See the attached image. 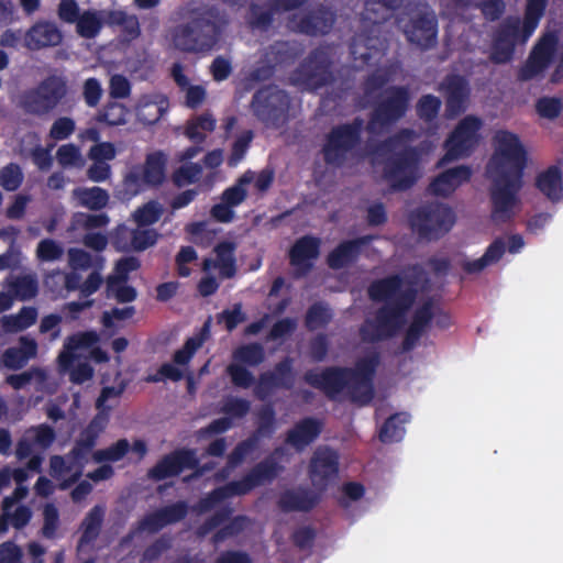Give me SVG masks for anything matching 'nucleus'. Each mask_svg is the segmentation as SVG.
Masks as SVG:
<instances>
[{
  "mask_svg": "<svg viewBox=\"0 0 563 563\" xmlns=\"http://www.w3.org/2000/svg\"><path fill=\"white\" fill-rule=\"evenodd\" d=\"M495 152L487 165L490 220L510 222L520 208V191L527 166V151L517 134L500 130L494 135Z\"/></svg>",
  "mask_w": 563,
  "mask_h": 563,
  "instance_id": "1",
  "label": "nucleus"
},
{
  "mask_svg": "<svg viewBox=\"0 0 563 563\" xmlns=\"http://www.w3.org/2000/svg\"><path fill=\"white\" fill-rule=\"evenodd\" d=\"M404 279L399 274L374 280L368 287V297L374 302H385L374 314L365 319L358 329L363 343H378L394 338L406 323L407 312L417 298L412 286L402 288Z\"/></svg>",
  "mask_w": 563,
  "mask_h": 563,
  "instance_id": "2",
  "label": "nucleus"
},
{
  "mask_svg": "<svg viewBox=\"0 0 563 563\" xmlns=\"http://www.w3.org/2000/svg\"><path fill=\"white\" fill-rule=\"evenodd\" d=\"M380 365V353L369 351L358 358L354 367L329 366L320 373L307 371L303 380L311 387L324 393L329 399H335L347 389L355 400L367 404L374 396L373 382Z\"/></svg>",
  "mask_w": 563,
  "mask_h": 563,
  "instance_id": "3",
  "label": "nucleus"
},
{
  "mask_svg": "<svg viewBox=\"0 0 563 563\" xmlns=\"http://www.w3.org/2000/svg\"><path fill=\"white\" fill-rule=\"evenodd\" d=\"M228 24V14L217 5L194 9L186 22L173 27V45L184 53H208L218 45Z\"/></svg>",
  "mask_w": 563,
  "mask_h": 563,
  "instance_id": "4",
  "label": "nucleus"
},
{
  "mask_svg": "<svg viewBox=\"0 0 563 563\" xmlns=\"http://www.w3.org/2000/svg\"><path fill=\"white\" fill-rule=\"evenodd\" d=\"M417 137L418 134L415 130L404 128L377 146L379 154H390L384 161L383 175L395 191L410 189L419 178L420 151L418 147L409 145L395 152L400 145Z\"/></svg>",
  "mask_w": 563,
  "mask_h": 563,
  "instance_id": "5",
  "label": "nucleus"
},
{
  "mask_svg": "<svg viewBox=\"0 0 563 563\" xmlns=\"http://www.w3.org/2000/svg\"><path fill=\"white\" fill-rule=\"evenodd\" d=\"M361 117L351 122L340 123L331 128L324 137L322 155L325 164L342 167L354 155L362 144L366 126Z\"/></svg>",
  "mask_w": 563,
  "mask_h": 563,
  "instance_id": "6",
  "label": "nucleus"
},
{
  "mask_svg": "<svg viewBox=\"0 0 563 563\" xmlns=\"http://www.w3.org/2000/svg\"><path fill=\"white\" fill-rule=\"evenodd\" d=\"M411 92L408 86H389L374 104L366 124L369 134H378L383 130L399 122L410 108Z\"/></svg>",
  "mask_w": 563,
  "mask_h": 563,
  "instance_id": "7",
  "label": "nucleus"
},
{
  "mask_svg": "<svg viewBox=\"0 0 563 563\" xmlns=\"http://www.w3.org/2000/svg\"><path fill=\"white\" fill-rule=\"evenodd\" d=\"M454 223L453 210L440 202L420 206L409 214L411 230L426 241L439 240L452 229Z\"/></svg>",
  "mask_w": 563,
  "mask_h": 563,
  "instance_id": "8",
  "label": "nucleus"
},
{
  "mask_svg": "<svg viewBox=\"0 0 563 563\" xmlns=\"http://www.w3.org/2000/svg\"><path fill=\"white\" fill-rule=\"evenodd\" d=\"M68 91L67 81L62 76L51 75L35 88L21 95L20 107L27 114L43 117L52 112Z\"/></svg>",
  "mask_w": 563,
  "mask_h": 563,
  "instance_id": "9",
  "label": "nucleus"
},
{
  "mask_svg": "<svg viewBox=\"0 0 563 563\" xmlns=\"http://www.w3.org/2000/svg\"><path fill=\"white\" fill-rule=\"evenodd\" d=\"M290 106L288 93L276 85L257 89L251 100L254 117L266 126L279 128L287 120Z\"/></svg>",
  "mask_w": 563,
  "mask_h": 563,
  "instance_id": "10",
  "label": "nucleus"
},
{
  "mask_svg": "<svg viewBox=\"0 0 563 563\" xmlns=\"http://www.w3.org/2000/svg\"><path fill=\"white\" fill-rule=\"evenodd\" d=\"M167 156L162 151L146 155L141 167L133 168L124 177L125 191L136 196L146 188H158L166 180Z\"/></svg>",
  "mask_w": 563,
  "mask_h": 563,
  "instance_id": "11",
  "label": "nucleus"
},
{
  "mask_svg": "<svg viewBox=\"0 0 563 563\" xmlns=\"http://www.w3.org/2000/svg\"><path fill=\"white\" fill-rule=\"evenodd\" d=\"M482 121L477 117L467 115L462 119L444 142L446 152L441 163L470 156L479 142Z\"/></svg>",
  "mask_w": 563,
  "mask_h": 563,
  "instance_id": "12",
  "label": "nucleus"
},
{
  "mask_svg": "<svg viewBox=\"0 0 563 563\" xmlns=\"http://www.w3.org/2000/svg\"><path fill=\"white\" fill-rule=\"evenodd\" d=\"M295 78L310 91L331 84L334 77L328 54L321 48L312 49L295 70Z\"/></svg>",
  "mask_w": 563,
  "mask_h": 563,
  "instance_id": "13",
  "label": "nucleus"
},
{
  "mask_svg": "<svg viewBox=\"0 0 563 563\" xmlns=\"http://www.w3.org/2000/svg\"><path fill=\"white\" fill-rule=\"evenodd\" d=\"M285 454L283 446H277L263 461L255 464L241 479L232 481L238 495L244 496L254 488L272 483L284 470L278 459Z\"/></svg>",
  "mask_w": 563,
  "mask_h": 563,
  "instance_id": "14",
  "label": "nucleus"
},
{
  "mask_svg": "<svg viewBox=\"0 0 563 563\" xmlns=\"http://www.w3.org/2000/svg\"><path fill=\"white\" fill-rule=\"evenodd\" d=\"M438 24L435 13L426 8L410 16L404 27V34L409 43L428 51L438 43Z\"/></svg>",
  "mask_w": 563,
  "mask_h": 563,
  "instance_id": "15",
  "label": "nucleus"
},
{
  "mask_svg": "<svg viewBox=\"0 0 563 563\" xmlns=\"http://www.w3.org/2000/svg\"><path fill=\"white\" fill-rule=\"evenodd\" d=\"M338 474L339 454L329 446H319L308 466V476L313 488L323 494Z\"/></svg>",
  "mask_w": 563,
  "mask_h": 563,
  "instance_id": "16",
  "label": "nucleus"
},
{
  "mask_svg": "<svg viewBox=\"0 0 563 563\" xmlns=\"http://www.w3.org/2000/svg\"><path fill=\"white\" fill-rule=\"evenodd\" d=\"M336 14L329 7L320 3L303 15L292 14L289 26L292 31L308 36L327 35L332 30Z\"/></svg>",
  "mask_w": 563,
  "mask_h": 563,
  "instance_id": "17",
  "label": "nucleus"
},
{
  "mask_svg": "<svg viewBox=\"0 0 563 563\" xmlns=\"http://www.w3.org/2000/svg\"><path fill=\"white\" fill-rule=\"evenodd\" d=\"M558 36L554 33L543 34L519 69L518 80L528 81L541 75L552 63Z\"/></svg>",
  "mask_w": 563,
  "mask_h": 563,
  "instance_id": "18",
  "label": "nucleus"
},
{
  "mask_svg": "<svg viewBox=\"0 0 563 563\" xmlns=\"http://www.w3.org/2000/svg\"><path fill=\"white\" fill-rule=\"evenodd\" d=\"M294 386V360L290 356H285L275 364L273 371L260 374L254 393L260 400H265L274 389L290 390Z\"/></svg>",
  "mask_w": 563,
  "mask_h": 563,
  "instance_id": "19",
  "label": "nucleus"
},
{
  "mask_svg": "<svg viewBox=\"0 0 563 563\" xmlns=\"http://www.w3.org/2000/svg\"><path fill=\"white\" fill-rule=\"evenodd\" d=\"M192 449H176L165 454L158 462L147 471V477L154 482H161L169 477L180 475L187 466H194Z\"/></svg>",
  "mask_w": 563,
  "mask_h": 563,
  "instance_id": "20",
  "label": "nucleus"
},
{
  "mask_svg": "<svg viewBox=\"0 0 563 563\" xmlns=\"http://www.w3.org/2000/svg\"><path fill=\"white\" fill-rule=\"evenodd\" d=\"M374 235H362L352 240L340 242L327 256V265L334 271L345 268L355 263L364 246H367Z\"/></svg>",
  "mask_w": 563,
  "mask_h": 563,
  "instance_id": "21",
  "label": "nucleus"
},
{
  "mask_svg": "<svg viewBox=\"0 0 563 563\" xmlns=\"http://www.w3.org/2000/svg\"><path fill=\"white\" fill-rule=\"evenodd\" d=\"M321 241L313 235H303L295 241L289 250V263L300 275L312 269L313 261L320 254Z\"/></svg>",
  "mask_w": 563,
  "mask_h": 563,
  "instance_id": "22",
  "label": "nucleus"
},
{
  "mask_svg": "<svg viewBox=\"0 0 563 563\" xmlns=\"http://www.w3.org/2000/svg\"><path fill=\"white\" fill-rule=\"evenodd\" d=\"M446 92L445 113L450 119L456 118L465 112L470 97L467 80L461 75H449L444 80Z\"/></svg>",
  "mask_w": 563,
  "mask_h": 563,
  "instance_id": "23",
  "label": "nucleus"
},
{
  "mask_svg": "<svg viewBox=\"0 0 563 563\" xmlns=\"http://www.w3.org/2000/svg\"><path fill=\"white\" fill-rule=\"evenodd\" d=\"M471 177L472 169L468 166L460 165L449 168L432 179L428 186V192L437 197L446 198L460 186L470 181Z\"/></svg>",
  "mask_w": 563,
  "mask_h": 563,
  "instance_id": "24",
  "label": "nucleus"
},
{
  "mask_svg": "<svg viewBox=\"0 0 563 563\" xmlns=\"http://www.w3.org/2000/svg\"><path fill=\"white\" fill-rule=\"evenodd\" d=\"M322 429L323 423L319 419L313 417L302 418L287 431L285 443L297 452H302L319 438Z\"/></svg>",
  "mask_w": 563,
  "mask_h": 563,
  "instance_id": "25",
  "label": "nucleus"
},
{
  "mask_svg": "<svg viewBox=\"0 0 563 563\" xmlns=\"http://www.w3.org/2000/svg\"><path fill=\"white\" fill-rule=\"evenodd\" d=\"M63 34L54 22L38 21L24 34V46L30 51L54 47L62 43Z\"/></svg>",
  "mask_w": 563,
  "mask_h": 563,
  "instance_id": "26",
  "label": "nucleus"
},
{
  "mask_svg": "<svg viewBox=\"0 0 563 563\" xmlns=\"http://www.w3.org/2000/svg\"><path fill=\"white\" fill-rule=\"evenodd\" d=\"M321 495L308 488L286 489L280 494L277 506L284 512H308L320 503Z\"/></svg>",
  "mask_w": 563,
  "mask_h": 563,
  "instance_id": "27",
  "label": "nucleus"
},
{
  "mask_svg": "<svg viewBox=\"0 0 563 563\" xmlns=\"http://www.w3.org/2000/svg\"><path fill=\"white\" fill-rule=\"evenodd\" d=\"M99 341L96 331H80L69 335L64 349L58 355V363L62 369L69 368L76 360L75 352L78 350L92 349Z\"/></svg>",
  "mask_w": 563,
  "mask_h": 563,
  "instance_id": "28",
  "label": "nucleus"
},
{
  "mask_svg": "<svg viewBox=\"0 0 563 563\" xmlns=\"http://www.w3.org/2000/svg\"><path fill=\"white\" fill-rule=\"evenodd\" d=\"M167 107L168 100L164 96H143L136 106L137 120L146 125L155 124L166 112Z\"/></svg>",
  "mask_w": 563,
  "mask_h": 563,
  "instance_id": "29",
  "label": "nucleus"
},
{
  "mask_svg": "<svg viewBox=\"0 0 563 563\" xmlns=\"http://www.w3.org/2000/svg\"><path fill=\"white\" fill-rule=\"evenodd\" d=\"M506 252V243L504 239H495L486 249L483 256L473 261H464L462 268L466 274H478L487 266L496 264L501 260Z\"/></svg>",
  "mask_w": 563,
  "mask_h": 563,
  "instance_id": "30",
  "label": "nucleus"
},
{
  "mask_svg": "<svg viewBox=\"0 0 563 563\" xmlns=\"http://www.w3.org/2000/svg\"><path fill=\"white\" fill-rule=\"evenodd\" d=\"M103 518L104 509L100 505H96L88 511L80 525L81 534L77 544L78 550H82L86 545L91 544L98 539Z\"/></svg>",
  "mask_w": 563,
  "mask_h": 563,
  "instance_id": "31",
  "label": "nucleus"
},
{
  "mask_svg": "<svg viewBox=\"0 0 563 563\" xmlns=\"http://www.w3.org/2000/svg\"><path fill=\"white\" fill-rule=\"evenodd\" d=\"M536 187L550 200L559 201L562 198V173L558 166H550L536 178Z\"/></svg>",
  "mask_w": 563,
  "mask_h": 563,
  "instance_id": "32",
  "label": "nucleus"
},
{
  "mask_svg": "<svg viewBox=\"0 0 563 563\" xmlns=\"http://www.w3.org/2000/svg\"><path fill=\"white\" fill-rule=\"evenodd\" d=\"M373 38L364 34H356L350 43V53L355 62L361 65H371L374 59L380 57V48L373 44Z\"/></svg>",
  "mask_w": 563,
  "mask_h": 563,
  "instance_id": "33",
  "label": "nucleus"
},
{
  "mask_svg": "<svg viewBox=\"0 0 563 563\" xmlns=\"http://www.w3.org/2000/svg\"><path fill=\"white\" fill-rule=\"evenodd\" d=\"M408 421L409 415L406 412H397L388 417L379 429V441L383 443L401 441L406 433L405 424Z\"/></svg>",
  "mask_w": 563,
  "mask_h": 563,
  "instance_id": "34",
  "label": "nucleus"
},
{
  "mask_svg": "<svg viewBox=\"0 0 563 563\" xmlns=\"http://www.w3.org/2000/svg\"><path fill=\"white\" fill-rule=\"evenodd\" d=\"M500 42H506L514 48L517 43L525 44L531 36H526L523 23L519 18L508 16L497 29L495 35Z\"/></svg>",
  "mask_w": 563,
  "mask_h": 563,
  "instance_id": "35",
  "label": "nucleus"
},
{
  "mask_svg": "<svg viewBox=\"0 0 563 563\" xmlns=\"http://www.w3.org/2000/svg\"><path fill=\"white\" fill-rule=\"evenodd\" d=\"M73 196L78 200L81 207L92 211L103 209L109 202V194L101 187L76 188Z\"/></svg>",
  "mask_w": 563,
  "mask_h": 563,
  "instance_id": "36",
  "label": "nucleus"
},
{
  "mask_svg": "<svg viewBox=\"0 0 563 563\" xmlns=\"http://www.w3.org/2000/svg\"><path fill=\"white\" fill-rule=\"evenodd\" d=\"M299 51L294 43L288 41H277L268 46L265 58L268 63L278 65H289L296 60Z\"/></svg>",
  "mask_w": 563,
  "mask_h": 563,
  "instance_id": "37",
  "label": "nucleus"
},
{
  "mask_svg": "<svg viewBox=\"0 0 563 563\" xmlns=\"http://www.w3.org/2000/svg\"><path fill=\"white\" fill-rule=\"evenodd\" d=\"M7 288L14 295L15 299L25 301L37 295L38 282L34 275H20L8 279Z\"/></svg>",
  "mask_w": 563,
  "mask_h": 563,
  "instance_id": "38",
  "label": "nucleus"
},
{
  "mask_svg": "<svg viewBox=\"0 0 563 563\" xmlns=\"http://www.w3.org/2000/svg\"><path fill=\"white\" fill-rule=\"evenodd\" d=\"M254 180V172L246 170L235 183L223 190L221 200L235 208L240 206L247 197L246 187Z\"/></svg>",
  "mask_w": 563,
  "mask_h": 563,
  "instance_id": "39",
  "label": "nucleus"
},
{
  "mask_svg": "<svg viewBox=\"0 0 563 563\" xmlns=\"http://www.w3.org/2000/svg\"><path fill=\"white\" fill-rule=\"evenodd\" d=\"M89 453V450H86L85 448L75 442L73 449L66 455L67 460H69L74 465L75 472L71 473L69 477L64 478L63 481L59 482L58 489L67 490L80 479L85 467V461L87 460Z\"/></svg>",
  "mask_w": 563,
  "mask_h": 563,
  "instance_id": "40",
  "label": "nucleus"
},
{
  "mask_svg": "<svg viewBox=\"0 0 563 563\" xmlns=\"http://www.w3.org/2000/svg\"><path fill=\"white\" fill-rule=\"evenodd\" d=\"M68 264L73 271H87L89 268L102 269L104 258L101 255H91L89 252L71 247L68 250Z\"/></svg>",
  "mask_w": 563,
  "mask_h": 563,
  "instance_id": "41",
  "label": "nucleus"
},
{
  "mask_svg": "<svg viewBox=\"0 0 563 563\" xmlns=\"http://www.w3.org/2000/svg\"><path fill=\"white\" fill-rule=\"evenodd\" d=\"M396 74L394 65H386L379 67L368 74L363 81V91L366 97H372L375 92L383 89L388 82L393 80Z\"/></svg>",
  "mask_w": 563,
  "mask_h": 563,
  "instance_id": "42",
  "label": "nucleus"
},
{
  "mask_svg": "<svg viewBox=\"0 0 563 563\" xmlns=\"http://www.w3.org/2000/svg\"><path fill=\"white\" fill-rule=\"evenodd\" d=\"M234 496H239L236 488L234 487L232 482H229L223 486L216 487L205 497L200 498V500L195 506V509L199 514L207 512L213 509L219 503Z\"/></svg>",
  "mask_w": 563,
  "mask_h": 563,
  "instance_id": "43",
  "label": "nucleus"
},
{
  "mask_svg": "<svg viewBox=\"0 0 563 563\" xmlns=\"http://www.w3.org/2000/svg\"><path fill=\"white\" fill-rule=\"evenodd\" d=\"M549 0H527L522 19L526 36H532L548 7Z\"/></svg>",
  "mask_w": 563,
  "mask_h": 563,
  "instance_id": "44",
  "label": "nucleus"
},
{
  "mask_svg": "<svg viewBox=\"0 0 563 563\" xmlns=\"http://www.w3.org/2000/svg\"><path fill=\"white\" fill-rule=\"evenodd\" d=\"M209 332V324L206 323L200 333L188 338L183 347L174 353L173 361L177 365H187L197 350L202 346L206 340V333Z\"/></svg>",
  "mask_w": 563,
  "mask_h": 563,
  "instance_id": "45",
  "label": "nucleus"
},
{
  "mask_svg": "<svg viewBox=\"0 0 563 563\" xmlns=\"http://www.w3.org/2000/svg\"><path fill=\"white\" fill-rule=\"evenodd\" d=\"M275 11L272 7L264 9V5L252 2L246 16L247 24L253 30L267 31L274 22Z\"/></svg>",
  "mask_w": 563,
  "mask_h": 563,
  "instance_id": "46",
  "label": "nucleus"
},
{
  "mask_svg": "<svg viewBox=\"0 0 563 563\" xmlns=\"http://www.w3.org/2000/svg\"><path fill=\"white\" fill-rule=\"evenodd\" d=\"M332 320V312L328 306L321 301L312 303L305 316V325L309 331H316L324 328Z\"/></svg>",
  "mask_w": 563,
  "mask_h": 563,
  "instance_id": "47",
  "label": "nucleus"
},
{
  "mask_svg": "<svg viewBox=\"0 0 563 563\" xmlns=\"http://www.w3.org/2000/svg\"><path fill=\"white\" fill-rule=\"evenodd\" d=\"M233 360L249 366H258L265 360V350L260 343H249L236 347L233 352Z\"/></svg>",
  "mask_w": 563,
  "mask_h": 563,
  "instance_id": "48",
  "label": "nucleus"
},
{
  "mask_svg": "<svg viewBox=\"0 0 563 563\" xmlns=\"http://www.w3.org/2000/svg\"><path fill=\"white\" fill-rule=\"evenodd\" d=\"M434 316L435 303L433 299L429 298L416 308L409 327L424 334L430 328Z\"/></svg>",
  "mask_w": 563,
  "mask_h": 563,
  "instance_id": "49",
  "label": "nucleus"
},
{
  "mask_svg": "<svg viewBox=\"0 0 563 563\" xmlns=\"http://www.w3.org/2000/svg\"><path fill=\"white\" fill-rule=\"evenodd\" d=\"M75 23L77 33L84 38L96 37L102 27V20L99 13L90 10L81 13Z\"/></svg>",
  "mask_w": 563,
  "mask_h": 563,
  "instance_id": "50",
  "label": "nucleus"
},
{
  "mask_svg": "<svg viewBox=\"0 0 563 563\" xmlns=\"http://www.w3.org/2000/svg\"><path fill=\"white\" fill-rule=\"evenodd\" d=\"M441 99L434 95L428 93L419 98L416 104V113L420 120L426 123L434 121L441 110Z\"/></svg>",
  "mask_w": 563,
  "mask_h": 563,
  "instance_id": "51",
  "label": "nucleus"
},
{
  "mask_svg": "<svg viewBox=\"0 0 563 563\" xmlns=\"http://www.w3.org/2000/svg\"><path fill=\"white\" fill-rule=\"evenodd\" d=\"M163 212L164 209L158 201L150 200L134 211L133 218L139 227H148L156 223Z\"/></svg>",
  "mask_w": 563,
  "mask_h": 563,
  "instance_id": "52",
  "label": "nucleus"
},
{
  "mask_svg": "<svg viewBox=\"0 0 563 563\" xmlns=\"http://www.w3.org/2000/svg\"><path fill=\"white\" fill-rule=\"evenodd\" d=\"M62 280L64 288L67 290V292L79 290L81 292V276L77 271L63 273L59 269L53 271L49 273L45 278V285L46 287L52 288L53 283H57Z\"/></svg>",
  "mask_w": 563,
  "mask_h": 563,
  "instance_id": "53",
  "label": "nucleus"
},
{
  "mask_svg": "<svg viewBox=\"0 0 563 563\" xmlns=\"http://www.w3.org/2000/svg\"><path fill=\"white\" fill-rule=\"evenodd\" d=\"M202 174V167L198 163H189L181 165L174 170L172 181L177 188L195 184L199 180Z\"/></svg>",
  "mask_w": 563,
  "mask_h": 563,
  "instance_id": "54",
  "label": "nucleus"
},
{
  "mask_svg": "<svg viewBox=\"0 0 563 563\" xmlns=\"http://www.w3.org/2000/svg\"><path fill=\"white\" fill-rule=\"evenodd\" d=\"M24 179L23 172L19 164L9 163L0 169V186L5 191H15Z\"/></svg>",
  "mask_w": 563,
  "mask_h": 563,
  "instance_id": "55",
  "label": "nucleus"
},
{
  "mask_svg": "<svg viewBox=\"0 0 563 563\" xmlns=\"http://www.w3.org/2000/svg\"><path fill=\"white\" fill-rule=\"evenodd\" d=\"M141 266V262L137 257L126 256L120 258L114 266L115 276L109 277L108 287L113 288L117 283H126L129 274L137 271Z\"/></svg>",
  "mask_w": 563,
  "mask_h": 563,
  "instance_id": "56",
  "label": "nucleus"
},
{
  "mask_svg": "<svg viewBox=\"0 0 563 563\" xmlns=\"http://www.w3.org/2000/svg\"><path fill=\"white\" fill-rule=\"evenodd\" d=\"M257 445V434H252L247 439L239 442L228 455V466L233 468L240 465L247 455L256 450Z\"/></svg>",
  "mask_w": 563,
  "mask_h": 563,
  "instance_id": "57",
  "label": "nucleus"
},
{
  "mask_svg": "<svg viewBox=\"0 0 563 563\" xmlns=\"http://www.w3.org/2000/svg\"><path fill=\"white\" fill-rule=\"evenodd\" d=\"M130 450V443L126 439H120L107 449L98 450L93 453V460L101 462H118L122 460Z\"/></svg>",
  "mask_w": 563,
  "mask_h": 563,
  "instance_id": "58",
  "label": "nucleus"
},
{
  "mask_svg": "<svg viewBox=\"0 0 563 563\" xmlns=\"http://www.w3.org/2000/svg\"><path fill=\"white\" fill-rule=\"evenodd\" d=\"M97 121L110 126L124 124L126 122V109L120 103L110 102L99 112Z\"/></svg>",
  "mask_w": 563,
  "mask_h": 563,
  "instance_id": "59",
  "label": "nucleus"
},
{
  "mask_svg": "<svg viewBox=\"0 0 563 563\" xmlns=\"http://www.w3.org/2000/svg\"><path fill=\"white\" fill-rule=\"evenodd\" d=\"M64 247L53 239H43L36 246V258L40 262H55L63 257Z\"/></svg>",
  "mask_w": 563,
  "mask_h": 563,
  "instance_id": "60",
  "label": "nucleus"
},
{
  "mask_svg": "<svg viewBox=\"0 0 563 563\" xmlns=\"http://www.w3.org/2000/svg\"><path fill=\"white\" fill-rule=\"evenodd\" d=\"M59 523V511L57 507L52 503L46 504L43 509L42 536L48 540L55 539Z\"/></svg>",
  "mask_w": 563,
  "mask_h": 563,
  "instance_id": "61",
  "label": "nucleus"
},
{
  "mask_svg": "<svg viewBox=\"0 0 563 563\" xmlns=\"http://www.w3.org/2000/svg\"><path fill=\"white\" fill-rule=\"evenodd\" d=\"M253 137V131L246 130L233 142L231 153L228 157V165L230 167H235L244 158Z\"/></svg>",
  "mask_w": 563,
  "mask_h": 563,
  "instance_id": "62",
  "label": "nucleus"
},
{
  "mask_svg": "<svg viewBox=\"0 0 563 563\" xmlns=\"http://www.w3.org/2000/svg\"><path fill=\"white\" fill-rule=\"evenodd\" d=\"M276 412L272 405H265L258 411V423L256 431L253 434L261 437H272L275 432Z\"/></svg>",
  "mask_w": 563,
  "mask_h": 563,
  "instance_id": "63",
  "label": "nucleus"
},
{
  "mask_svg": "<svg viewBox=\"0 0 563 563\" xmlns=\"http://www.w3.org/2000/svg\"><path fill=\"white\" fill-rule=\"evenodd\" d=\"M563 110V101L558 97H541L536 102V111L541 118L554 120Z\"/></svg>",
  "mask_w": 563,
  "mask_h": 563,
  "instance_id": "64",
  "label": "nucleus"
}]
</instances>
